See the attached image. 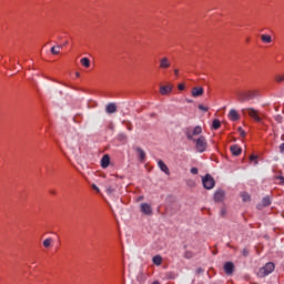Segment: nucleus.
I'll use <instances>...</instances> for the list:
<instances>
[{
  "mask_svg": "<svg viewBox=\"0 0 284 284\" xmlns=\"http://www.w3.org/2000/svg\"><path fill=\"white\" fill-rule=\"evenodd\" d=\"M237 130H239V132H240V135L243 136V138H245V134H246V133L244 132L243 128H239Z\"/></svg>",
  "mask_w": 284,
  "mask_h": 284,
  "instance_id": "72a5a7b5",
  "label": "nucleus"
},
{
  "mask_svg": "<svg viewBox=\"0 0 284 284\" xmlns=\"http://www.w3.org/2000/svg\"><path fill=\"white\" fill-rule=\"evenodd\" d=\"M233 156H241V153L243 152V149H241V146L234 144L230 148Z\"/></svg>",
  "mask_w": 284,
  "mask_h": 284,
  "instance_id": "4468645a",
  "label": "nucleus"
},
{
  "mask_svg": "<svg viewBox=\"0 0 284 284\" xmlns=\"http://www.w3.org/2000/svg\"><path fill=\"white\" fill-rule=\"evenodd\" d=\"M110 166V155L105 154L101 160V168L105 169Z\"/></svg>",
  "mask_w": 284,
  "mask_h": 284,
  "instance_id": "a211bd4d",
  "label": "nucleus"
},
{
  "mask_svg": "<svg viewBox=\"0 0 284 284\" xmlns=\"http://www.w3.org/2000/svg\"><path fill=\"white\" fill-rule=\"evenodd\" d=\"M92 190H94L95 192H101V190L99 189V186H97V184H92Z\"/></svg>",
  "mask_w": 284,
  "mask_h": 284,
  "instance_id": "e433bc0d",
  "label": "nucleus"
},
{
  "mask_svg": "<svg viewBox=\"0 0 284 284\" xmlns=\"http://www.w3.org/2000/svg\"><path fill=\"white\" fill-rule=\"evenodd\" d=\"M158 168H160V170H161L162 172H164V174L170 175V169L168 168V165L165 164V162H163V160H160V161L158 162Z\"/></svg>",
  "mask_w": 284,
  "mask_h": 284,
  "instance_id": "2eb2a0df",
  "label": "nucleus"
},
{
  "mask_svg": "<svg viewBox=\"0 0 284 284\" xmlns=\"http://www.w3.org/2000/svg\"><path fill=\"white\" fill-rule=\"evenodd\" d=\"M257 91H247L239 94L240 103H245L246 101H252V99H256Z\"/></svg>",
  "mask_w": 284,
  "mask_h": 284,
  "instance_id": "20e7f679",
  "label": "nucleus"
},
{
  "mask_svg": "<svg viewBox=\"0 0 284 284\" xmlns=\"http://www.w3.org/2000/svg\"><path fill=\"white\" fill-rule=\"evenodd\" d=\"M105 112L106 114H114V112H116V104L113 102L106 104Z\"/></svg>",
  "mask_w": 284,
  "mask_h": 284,
  "instance_id": "dca6fc26",
  "label": "nucleus"
},
{
  "mask_svg": "<svg viewBox=\"0 0 284 284\" xmlns=\"http://www.w3.org/2000/svg\"><path fill=\"white\" fill-rule=\"evenodd\" d=\"M163 263V257H161V255H155L153 256V264L154 265H161Z\"/></svg>",
  "mask_w": 284,
  "mask_h": 284,
  "instance_id": "aec40b11",
  "label": "nucleus"
},
{
  "mask_svg": "<svg viewBox=\"0 0 284 284\" xmlns=\"http://www.w3.org/2000/svg\"><path fill=\"white\" fill-rule=\"evenodd\" d=\"M242 114H248V116H251V119H254V121H256V123H261V115H258V111H256V109L253 108H247V109H242Z\"/></svg>",
  "mask_w": 284,
  "mask_h": 284,
  "instance_id": "423d86ee",
  "label": "nucleus"
},
{
  "mask_svg": "<svg viewBox=\"0 0 284 284\" xmlns=\"http://www.w3.org/2000/svg\"><path fill=\"white\" fill-rule=\"evenodd\" d=\"M187 103H192V100H187Z\"/></svg>",
  "mask_w": 284,
  "mask_h": 284,
  "instance_id": "49530a36",
  "label": "nucleus"
},
{
  "mask_svg": "<svg viewBox=\"0 0 284 284\" xmlns=\"http://www.w3.org/2000/svg\"><path fill=\"white\" fill-rule=\"evenodd\" d=\"M242 254H243V256H248L250 251L247 248H243Z\"/></svg>",
  "mask_w": 284,
  "mask_h": 284,
  "instance_id": "f704fd0d",
  "label": "nucleus"
},
{
  "mask_svg": "<svg viewBox=\"0 0 284 284\" xmlns=\"http://www.w3.org/2000/svg\"><path fill=\"white\" fill-rule=\"evenodd\" d=\"M192 256H194V254L191 251L184 253V258H192Z\"/></svg>",
  "mask_w": 284,
  "mask_h": 284,
  "instance_id": "c756f323",
  "label": "nucleus"
},
{
  "mask_svg": "<svg viewBox=\"0 0 284 284\" xmlns=\"http://www.w3.org/2000/svg\"><path fill=\"white\" fill-rule=\"evenodd\" d=\"M106 194H114V189L112 186L106 187Z\"/></svg>",
  "mask_w": 284,
  "mask_h": 284,
  "instance_id": "2f4dec72",
  "label": "nucleus"
},
{
  "mask_svg": "<svg viewBox=\"0 0 284 284\" xmlns=\"http://www.w3.org/2000/svg\"><path fill=\"white\" fill-rule=\"evenodd\" d=\"M201 272H203L202 268H197V274H201Z\"/></svg>",
  "mask_w": 284,
  "mask_h": 284,
  "instance_id": "c03bdc74",
  "label": "nucleus"
},
{
  "mask_svg": "<svg viewBox=\"0 0 284 284\" xmlns=\"http://www.w3.org/2000/svg\"><path fill=\"white\" fill-rule=\"evenodd\" d=\"M118 139H119L120 141H128V134H125V133H120V134H118Z\"/></svg>",
  "mask_w": 284,
  "mask_h": 284,
  "instance_id": "cd10ccee",
  "label": "nucleus"
},
{
  "mask_svg": "<svg viewBox=\"0 0 284 284\" xmlns=\"http://www.w3.org/2000/svg\"><path fill=\"white\" fill-rule=\"evenodd\" d=\"M275 81H276L277 83H283V81H284V74H277V75H275Z\"/></svg>",
  "mask_w": 284,
  "mask_h": 284,
  "instance_id": "bb28decb",
  "label": "nucleus"
},
{
  "mask_svg": "<svg viewBox=\"0 0 284 284\" xmlns=\"http://www.w3.org/2000/svg\"><path fill=\"white\" fill-rule=\"evenodd\" d=\"M138 201H143V195L139 196Z\"/></svg>",
  "mask_w": 284,
  "mask_h": 284,
  "instance_id": "37998d69",
  "label": "nucleus"
},
{
  "mask_svg": "<svg viewBox=\"0 0 284 284\" xmlns=\"http://www.w3.org/2000/svg\"><path fill=\"white\" fill-rule=\"evenodd\" d=\"M274 270H276V265H274L273 262H268L263 267H261L258 270L257 276L260 278H265V276H270V274H272V272H274Z\"/></svg>",
  "mask_w": 284,
  "mask_h": 284,
  "instance_id": "f257e3e1",
  "label": "nucleus"
},
{
  "mask_svg": "<svg viewBox=\"0 0 284 284\" xmlns=\"http://www.w3.org/2000/svg\"><path fill=\"white\" fill-rule=\"evenodd\" d=\"M203 133V128L201 125H196L194 129L187 128L185 130V136L189 141H195L194 136H199L200 134Z\"/></svg>",
  "mask_w": 284,
  "mask_h": 284,
  "instance_id": "f03ea898",
  "label": "nucleus"
},
{
  "mask_svg": "<svg viewBox=\"0 0 284 284\" xmlns=\"http://www.w3.org/2000/svg\"><path fill=\"white\" fill-rule=\"evenodd\" d=\"M61 48H63V45L52 47L51 54H59L61 52Z\"/></svg>",
  "mask_w": 284,
  "mask_h": 284,
  "instance_id": "4be33fe9",
  "label": "nucleus"
},
{
  "mask_svg": "<svg viewBox=\"0 0 284 284\" xmlns=\"http://www.w3.org/2000/svg\"><path fill=\"white\" fill-rule=\"evenodd\" d=\"M140 210L142 214H145L146 216H152V206L148 203H142L140 205Z\"/></svg>",
  "mask_w": 284,
  "mask_h": 284,
  "instance_id": "1a4fd4ad",
  "label": "nucleus"
},
{
  "mask_svg": "<svg viewBox=\"0 0 284 284\" xmlns=\"http://www.w3.org/2000/svg\"><path fill=\"white\" fill-rule=\"evenodd\" d=\"M241 197L244 203H247V201H250V194H247L246 192L242 193Z\"/></svg>",
  "mask_w": 284,
  "mask_h": 284,
  "instance_id": "a878e982",
  "label": "nucleus"
},
{
  "mask_svg": "<svg viewBox=\"0 0 284 284\" xmlns=\"http://www.w3.org/2000/svg\"><path fill=\"white\" fill-rule=\"evenodd\" d=\"M126 129L129 130V132H132V124H126Z\"/></svg>",
  "mask_w": 284,
  "mask_h": 284,
  "instance_id": "58836bf2",
  "label": "nucleus"
},
{
  "mask_svg": "<svg viewBox=\"0 0 284 284\" xmlns=\"http://www.w3.org/2000/svg\"><path fill=\"white\" fill-rule=\"evenodd\" d=\"M43 247H51L52 246V239L48 237L42 243Z\"/></svg>",
  "mask_w": 284,
  "mask_h": 284,
  "instance_id": "b1692460",
  "label": "nucleus"
},
{
  "mask_svg": "<svg viewBox=\"0 0 284 284\" xmlns=\"http://www.w3.org/2000/svg\"><path fill=\"white\" fill-rule=\"evenodd\" d=\"M256 159H258V156H256V155L250 156V161H255V165H258V161Z\"/></svg>",
  "mask_w": 284,
  "mask_h": 284,
  "instance_id": "7c9ffc66",
  "label": "nucleus"
},
{
  "mask_svg": "<svg viewBox=\"0 0 284 284\" xmlns=\"http://www.w3.org/2000/svg\"><path fill=\"white\" fill-rule=\"evenodd\" d=\"M172 65V62L170 61V58L163 57L159 61V68L160 70H168Z\"/></svg>",
  "mask_w": 284,
  "mask_h": 284,
  "instance_id": "0eeeda50",
  "label": "nucleus"
},
{
  "mask_svg": "<svg viewBox=\"0 0 284 284\" xmlns=\"http://www.w3.org/2000/svg\"><path fill=\"white\" fill-rule=\"evenodd\" d=\"M205 90L203 89V87H194L192 89V97L196 98V97H203Z\"/></svg>",
  "mask_w": 284,
  "mask_h": 284,
  "instance_id": "9d476101",
  "label": "nucleus"
},
{
  "mask_svg": "<svg viewBox=\"0 0 284 284\" xmlns=\"http://www.w3.org/2000/svg\"><path fill=\"white\" fill-rule=\"evenodd\" d=\"M178 90H180V91L185 90V84H183V83L178 84Z\"/></svg>",
  "mask_w": 284,
  "mask_h": 284,
  "instance_id": "473e14b6",
  "label": "nucleus"
},
{
  "mask_svg": "<svg viewBox=\"0 0 284 284\" xmlns=\"http://www.w3.org/2000/svg\"><path fill=\"white\" fill-rule=\"evenodd\" d=\"M63 45H68V42H64V44Z\"/></svg>",
  "mask_w": 284,
  "mask_h": 284,
  "instance_id": "de8ad7c7",
  "label": "nucleus"
},
{
  "mask_svg": "<svg viewBox=\"0 0 284 284\" xmlns=\"http://www.w3.org/2000/svg\"><path fill=\"white\" fill-rule=\"evenodd\" d=\"M199 110H201L202 112H207L210 110V108L203 105V104H199L197 105Z\"/></svg>",
  "mask_w": 284,
  "mask_h": 284,
  "instance_id": "c85d7f7f",
  "label": "nucleus"
},
{
  "mask_svg": "<svg viewBox=\"0 0 284 284\" xmlns=\"http://www.w3.org/2000/svg\"><path fill=\"white\" fill-rule=\"evenodd\" d=\"M80 63L84 67V68H90V59L88 58H82L80 60Z\"/></svg>",
  "mask_w": 284,
  "mask_h": 284,
  "instance_id": "5701e85b",
  "label": "nucleus"
},
{
  "mask_svg": "<svg viewBox=\"0 0 284 284\" xmlns=\"http://www.w3.org/2000/svg\"><path fill=\"white\" fill-rule=\"evenodd\" d=\"M278 179H280V181H281V184L284 185V178H283V176H280Z\"/></svg>",
  "mask_w": 284,
  "mask_h": 284,
  "instance_id": "a19ab883",
  "label": "nucleus"
},
{
  "mask_svg": "<svg viewBox=\"0 0 284 284\" xmlns=\"http://www.w3.org/2000/svg\"><path fill=\"white\" fill-rule=\"evenodd\" d=\"M229 119L230 121H239L241 119V115L239 114V111H236V109H231L229 112Z\"/></svg>",
  "mask_w": 284,
  "mask_h": 284,
  "instance_id": "9b49d317",
  "label": "nucleus"
},
{
  "mask_svg": "<svg viewBox=\"0 0 284 284\" xmlns=\"http://www.w3.org/2000/svg\"><path fill=\"white\" fill-rule=\"evenodd\" d=\"M136 154L139 155L140 161L143 163V161H145V151H143V149H141L140 146H136L135 149Z\"/></svg>",
  "mask_w": 284,
  "mask_h": 284,
  "instance_id": "f3484780",
  "label": "nucleus"
},
{
  "mask_svg": "<svg viewBox=\"0 0 284 284\" xmlns=\"http://www.w3.org/2000/svg\"><path fill=\"white\" fill-rule=\"evenodd\" d=\"M224 272L225 274H227L229 276L234 274V263L232 262H226L224 264Z\"/></svg>",
  "mask_w": 284,
  "mask_h": 284,
  "instance_id": "f8f14e48",
  "label": "nucleus"
},
{
  "mask_svg": "<svg viewBox=\"0 0 284 284\" xmlns=\"http://www.w3.org/2000/svg\"><path fill=\"white\" fill-rule=\"evenodd\" d=\"M191 174H199V169L192 168L191 169Z\"/></svg>",
  "mask_w": 284,
  "mask_h": 284,
  "instance_id": "c9c22d12",
  "label": "nucleus"
},
{
  "mask_svg": "<svg viewBox=\"0 0 284 284\" xmlns=\"http://www.w3.org/2000/svg\"><path fill=\"white\" fill-rule=\"evenodd\" d=\"M173 89H174L173 84L161 85L160 87V94H162V97L171 94Z\"/></svg>",
  "mask_w": 284,
  "mask_h": 284,
  "instance_id": "6e6552de",
  "label": "nucleus"
},
{
  "mask_svg": "<svg viewBox=\"0 0 284 284\" xmlns=\"http://www.w3.org/2000/svg\"><path fill=\"white\" fill-rule=\"evenodd\" d=\"M75 75L79 78V77H81V73L77 72Z\"/></svg>",
  "mask_w": 284,
  "mask_h": 284,
  "instance_id": "a18cd8bd",
  "label": "nucleus"
},
{
  "mask_svg": "<svg viewBox=\"0 0 284 284\" xmlns=\"http://www.w3.org/2000/svg\"><path fill=\"white\" fill-rule=\"evenodd\" d=\"M270 205H272V200L270 199V196L263 197V199H262V206H263V207H267V206H270Z\"/></svg>",
  "mask_w": 284,
  "mask_h": 284,
  "instance_id": "6ab92c4d",
  "label": "nucleus"
},
{
  "mask_svg": "<svg viewBox=\"0 0 284 284\" xmlns=\"http://www.w3.org/2000/svg\"><path fill=\"white\" fill-rule=\"evenodd\" d=\"M280 150H281V152H284V143H282V144L280 145Z\"/></svg>",
  "mask_w": 284,
  "mask_h": 284,
  "instance_id": "ea45409f",
  "label": "nucleus"
},
{
  "mask_svg": "<svg viewBox=\"0 0 284 284\" xmlns=\"http://www.w3.org/2000/svg\"><path fill=\"white\" fill-rule=\"evenodd\" d=\"M212 128L214 130H219V128H221V121L220 120H213Z\"/></svg>",
  "mask_w": 284,
  "mask_h": 284,
  "instance_id": "393cba45",
  "label": "nucleus"
},
{
  "mask_svg": "<svg viewBox=\"0 0 284 284\" xmlns=\"http://www.w3.org/2000/svg\"><path fill=\"white\" fill-rule=\"evenodd\" d=\"M175 77H179V69H174Z\"/></svg>",
  "mask_w": 284,
  "mask_h": 284,
  "instance_id": "79ce46f5",
  "label": "nucleus"
},
{
  "mask_svg": "<svg viewBox=\"0 0 284 284\" xmlns=\"http://www.w3.org/2000/svg\"><path fill=\"white\" fill-rule=\"evenodd\" d=\"M275 121H277V123H281V121H283V118L281 115L275 116Z\"/></svg>",
  "mask_w": 284,
  "mask_h": 284,
  "instance_id": "4c0bfd02",
  "label": "nucleus"
},
{
  "mask_svg": "<svg viewBox=\"0 0 284 284\" xmlns=\"http://www.w3.org/2000/svg\"><path fill=\"white\" fill-rule=\"evenodd\" d=\"M193 142L195 143L196 152L203 153L207 150V140L205 136L200 135L197 139L193 140Z\"/></svg>",
  "mask_w": 284,
  "mask_h": 284,
  "instance_id": "7ed1b4c3",
  "label": "nucleus"
},
{
  "mask_svg": "<svg viewBox=\"0 0 284 284\" xmlns=\"http://www.w3.org/2000/svg\"><path fill=\"white\" fill-rule=\"evenodd\" d=\"M202 184L205 190H214V185H216V181L212 175L206 174L204 178H202Z\"/></svg>",
  "mask_w": 284,
  "mask_h": 284,
  "instance_id": "39448f33",
  "label": "nucleus"
},
{
  "mask_svg": "<svg viewBox=\"0 0 284 284\" xmlns=\"http://www.w3.org/2000/svg\"><path fill=\"white\" fill-rule=\"evenodd\" d=\"M261 39H262L263 43H272V36L262 34Z\"/></svg>",
  "mask_w": 284,
  "mask_h": 284,
  "instance_id": "412c9836",
  "label": "nucleus"
},
{
  "mask_svg": "<svg viewBox=\"0 0 284 284\" xmlns=\"http://www.w3.org/2000/svg\"><path fill=\"white\" fill-rule=\"evenodd\" d=\"M225 199V192L222 190H217L214 194V201L216 203H221Z\"/></svg>",
  "mask_w": 284,
  "mask_h": 284,
  "instance_id": "ddd939ff",
  "label": "nucleus"
}]
</instances>
